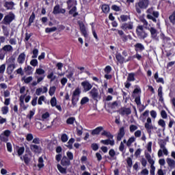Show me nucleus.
<instances>
[{"label":"nucleus","instance_id":"1","mask_svg":"<svg viewBox=\"0 0 175 175\" xmlns=\"http://www.w3.org/2000/svg\"><path fill=\"white\" fill-rule=\"evenodd\" d=\"M159 146L160 147V149L157 152V155L159 158H161V157H163V154L165 156L169 155V150H167V148H166V140L165 139L160 140L159 142Z\"/></svg>","mask_w":175,"mask_h":175},{"label":"nucleus","instance_id":"2","mask_svg":"<svg viewBox=\"0 0 175 175\" xmlns=\"http://www.w3.org/2000/svg\"><path fill=\"white\" fill-rule=\"evenodd\" d=\"M7 64L6 72L8 75H12L16 68V59L14 57H10L7 61Z\"/></svg>","mask_w":175,"mask_h":175},{"label":"nucleus","instance_id":"3","mask_svg":"<svg viewBox=\"0 0 175 175\" xmlns=\"http://www.w3.org/2000/svg\"><path fill=\"white\" fill-rule=\"evenodd\" d=\"M147 16L146 18L148 20H152L153 23H157V18L159 17V12L157 11H154L152 8H149L147 10Z\"/></svg>","mask_w":175,"mask_h":175},{"label":"nucleus","instance_id":"4","mask_svg":"<svg viewBox=\"0 0 175 175\" xmlns=\"http://www.w3.org/2000/svg\"><path fill=\"white\" fill-rule=\"evenodd\" d=\"M148 8V0H139L135 3V10L139 14L142 13L140 9H147Z\"/></svg>","mask_w":175,"mask_h":175},{"label":"nucleus","instance_id":"5","mask_svg":"<svg viewBox=\"0 0 175 175\" xmlns=\"http://www.w3.org/2000/svg\"><path fill=\"white\" fill-rule=\"evenodd\" d=\"M136 33L139 39H146L148 36L143 25H138L136 28Z\"/></svg>","mask_w":175,"mask_h":175},{"label":"nucleus","instance_id":"6","mask_svg":"<svg viewBox=\"0 0 175 175\" xmlns=\"http://www.w3.org/2000/svg\"><path fill=\"white\" fill-rule=\"evenodd\" d=\"M16 18V15L12 12H10L3 19L4 25H10V23Z\"/></svg>","mask_w":175,"mask_h":175},{"label":"nucleus","instance_id":"7","mask_svg":"<svg viewBox=\"0 0 175 175\" xmlns=\"http://www.w3.org/2000/svg\"><path fill=\"white\" fill-rule=\"evenodd\" d=\"M145 129L149 135L152 133V131H156V129H157L155 126L152 125V120H151V118L150 117H148L146 120V122L145 123Z\"/></svg>","mask_w":175,"mask_h":175},{"label":"nucleus","instance_id":"8","mask_svg":"<svg viewBox=\"0 0 175 175\" xmlns=\"http://www.w3.org/2000/svg\"><path fill=\"white\" fill-rule=\"evenodd\" d=\"M121 28L123 31H131V29H133V22L124 23L122 24Z\"/></svg>","mask_w":175,"mask_h":175},{"label":"nucleus","instance_id":"9","mask_svg":"<svg viewBox=\"0 0 175 175\" xmlns=\"http://www.w3.org/2000/svg\"><path fill=\"white\" fill-rule=\"evenodd\" d=\"M90 96L94 100H96L99 96V92L96 88H93L92 90L89 92Z\"/></svg>","mask_w":175,"mask_h":175},{"label":"nucleus","instance_id":"10","mask_svg":"<svg viewBox=\"0 0 175 175\" xmlns=\"http://www.w3.org/2000/svg\"><path fill=\"white\" fill-rule=\"evenodd\" d=\"M30 149L33 152H35V154H40L42 152V147L36 144H31Z\"/></svg>","mask_w":175,"mask_h":175},{"label":"nucleus","instance_id":"11","mask_svg":"<svg viewBox=\"0 0 175 175\" xmlns=\"http://www.w3.org/2000/svg\"><path fill=\"white\" fill-rule=\"evenodd\" d=\"M14 2L13 1H5L3 4V7L7 9V10H13L14 9Z\"/></svg>","mask_w":175,"mask_h":175},{"label":"nucleus","instance_id":"12","mask_svg":"<svg viewBox=\"0 0 175 175\" xmlns=\"http://www.w3.org/2000/svg\"><path fill=\"white\" fill-rule=\"evenodd\" d=\"M125 136V129L124 127H121L118 133L117 140L118 142H121L122 140V137Z\"/></svg>","mask_w":175,"mask_h":175},{"label":"nucleus","instance_id":"13","mask_svg":"<svg viewBox=\"0 0 175 175\" xmlns=\"http://www.w3.org/2000/svg\"><path fill=\"white\" fill-rule=\"evenodd\" d=\"M131 113L132 111L129 108L122 107L119 110V114L120 116H129Z\"/></svg>","mask_w":175,"mask_h":175},{"label":"nucleus","instance_id":"14","mask_svg":"<svg viewBox=\"0 0 175 175\" xmlns=\"http://www.w3.org/2000/svg\"><path fill=\"white\" fill-rule=\"evenodd\" d=\"M24 99H25V95H21L19 98L20 106L22 110H27V109H28V105H25V103H24Z\"/></svg>","mask_w":175,"mask_h":175},{"label":"nucleus","instance_id":"15","mask_svg":"<svg viewBox=\"0 0 175 175\" xmlns=\"http://www.w3.org/2000/svg\"><path fill=\"white\" fill-rule=\"evenodd\" d=\"M166 163L168 166V167H170V169H174L175 168V160L170 158V157H167L166 159Z\"/></svg>","mask_w":175,"mask_h":175},{"label":"nucleus","instance_id":"16","mask_svg":"<svg viewBox=\"0 0 175 175\" xmlns=\"http://www.w3.org/2000/svg\"><path fill=\"white\" fill-rule=\"evenodd\" d=\"M82 87H83L85 92H88L91 88H92V85L88 81H83L81 83Z\"/></svg>","mask_w":175,"mask_h":175},{"label":"nucleus","instance_id":"17","mask_svg":"<svg viewBox=\"0 0 175 175\" xmlns=\"http://www.w3.org/2000/svg\"><path fill=\"white\" fill-rule=\"evenodd\" d=\"M62 166H64L65 167H68V166H70V161L68 159L66 156H64L61 160Z\"/></svg>","mask_w":175,"mask_h":175},{"label":"nucleus","instance_id":"18","mask_svg":"<svg viewBox=\"0 0 175 175\" xmlns=\"http://www.w3.org/2000/svg\"><path fill=\"white\" fill-rule=\"evenodd\" d=\"M145 157L147 159L148 163H150V166H154V165H155V160L151 157V154L149 153H146Z\"/></svg>","mask_w":175,"mask_h":175},{"label":"nucleus","instance_id":"19","mask_svg":"<svg viewBox=\"0 0 175 175\" xmlns=\"http://www.w3.org/2000/svg\"><path fill=\"white\" fill-rule=\"evenodd\" d=\"M17 62L20 65H23V64H24V62H25V53H22L18 55V57L17 58Z\"/></svg>","mask_w":175,"mask_h":175},{"label":"nucleus","instance_id":"20","mask_svg":"<svg viewBox=\"0 0 175 175\" xmlns=\"http://www.w3.org/2000/svg\"><path fill=\"white\" fill-rule=\"evenodd\" d=\"M21 161H24L25 165H29L31 162V156L29 154H25L23 157L21 156Z\"/></svg>","mask_w":175,"mask_h":175},{"label":"nucleus","instance_id":"21","mask_svg":"<svg viewBox=\"0 0 175 175\" xmlns=\"http://www.w3.org/2000/svg\"><path fill=\"white\" fill-rule=\"evenodd\" d=\"M79 27H80V30L82 34L83 35V36L85 38H87V36H88V34L87 33V29H85V25H84L83 23H80Z\"/></svg>","mask_w":175,"mask_h":175},{"label":"nucleus","instance_id":"22","mask_svg":"<svg viewBox=\"0 0 175 175\" xmlns=\"http://www.w3.org/2000/svg\"><path fill=\"white\" fill-rule=\"evenodd\" d=\"M116 59L118 62H119V64H124V62H125V58L122 57V55H121V53H116Z\"/></svg>","mask_w":175,"mask_h":175},{"label":"nucleus","instance_id":"23","mask_svg":"<svg viewBox=\"0 0 175 175\" xmlns=\"http://www.w3.org/2000/svg\"><path fill=\"white\" fill-rule=\"evenodd\" d=\"M158 96L159 98V102L163 103V92H162V86H159L158 89Z\"/></svg>","mask_w":175,"mask_h":175},{"label":"nucleus","instance_id":"24","mask_svg":"<svg viewBox=\"0 0 175 175\" xmlns=\"http://www.w3.org/2000/svg\"><path fill=\"white\" fill-rule=\"evenodd\" d=\"M102 131H103V126H98L92 131V135H93V136L95 135H99Z\"/></svg>","mask_w":175,"mask_h":175},{"label":"nucleus","instance_id":"25","mask_svg":"<svg viewBox=\"0 0 175 175\" xmlns=\"http://www.w3.org/2000/svg\"><path fill=\"white\" fill-rule=\"evenodd\" d=\"M154 79L156 80V81L157 83H161V84H165V81L163 80V78H161L159 77V75L158 74V72H157L155 74H154Z\"/></svg>","mask_w":175,"mask_h":175},{"label":"nucleus","instance_id":"26","mask_svg":"<svg viewBox=\"0 0 175 175\" xmlns=\"http://www.w3.org/2000/svg\"><path fill=\"white\" fill-rule=\"evenodd\" d=\"M135 51H143L144 50V45L142 43H137L135 44Z\"/></svg>","mask_w":175,"mask_h":175},{"label":"nucleus","instance_id":"27","mask_svg":"<svg viewBox=\"0 0 175 175\" xmlns=\"http://www.w3.org/2000/svg\"><path fill=\"white\" fill-rule=\"evenodd\" d=\"M102 136H106V137H108V139H113V136L111 135V133L107 131L103 130V132L101 133Z\"/></svg>","mask_w":175,"mask_h":175},{"label":"nucleus","instance_id":"28","mask_svg":"<svg viewBox=\"0 0 175 175\" xmlns=\"http://www.w3.org/2000/svg\"><path fill=\"white\" fill-rule=\"evenodd\" d=\"M75 143V138H70L66 145L69 150H72L73 148V144Z\"/></svg>","mask_w":175,"mask_h":175},{"label":"nucleus","instance_id":"29","mask_svg":"<svg viewBox=\"0 0 175 175\" xmlns=\"http://www.w3.org/2000/svg\"><path fill=\"white\" fill-rule=\"evenodd\" d=\"M80 94H81V91H80V88H77L75 89L74 92L72 93V98H79L80 96Z\"/></svg>","mask_w":175,"mask_h":175},{"label":"nucleus","instance_id":"30","mask_svg":"<svg viewBox=\"0 0 175 175\" xmlns=\"http://www.w3.org/2000/svg\"><path fill=\"white\" fill-rule=\"evenodd\" d=\"M57 170L60 172L62 174H66V168L62 167L61 164L57 165Z\"/></svg>","mask_w":175,"mask_h":175},{"label":"nucleus","instance_id":"31","mask_svg":"<svg viewBox=\"0 0 175 175\" xmlns=\"http://www.w3.org/2000/svg\"><path fill=\"white\" fill-rule=\"evenodd\" d=\"M148 29L150 31L152 38H157V29L155 28L149 27Z\"/></svg>","mask_w":175,"mask_h":175},{"label":"nucleus","instance_id":"32","mask_svg":"<svg viewBox=\"0 0 175 175\" xmlns=\"http://www.w3.org/2000/svg\"><path fill=\"white\" fill-rule=\"evenodd\" d=\"M44 161L43 160V157H39L38 159V167H39V169H42V167H44Z\"/></svg>","mask_w":175,"mask_h":175},{"label":"nucleus","instance_id":"33","mask_svg":"<svg viewBox=\"0 0 175 175\" xmlns=\"http://www.w3.org/2000/svg\"><path fill=\"white\" fill-rule=\"evenodd\" d=\"M47 79L51 80V81H54V80H55L57 79V76L54 75L53 72H51L48 74Z\"/></svg>","mask_w":175,"mask_h":175},{"label":"nucleus","instance_id":"34","mask_svg":"<svg viewBox=\"0 0 175 175\" xmlns=\"http://www.w3.org/2000/svg\"><path fill=\"white\" fill-rule=\"evenodd\" d=\"M135 73L133 72L129 73L127 77V81H135V80H136V78H135Z\"/></svg>","mask_w":175,"mask_h":175},{"label":"nucleus","instance_id":"35","mask_svg":"<svg viewBox=\"0 0 175 175\" xmlns=\"http://www.w3.org/2000/svg\"><path fill=\"white\" fill-rule=\"evenodd\" d=\"M1 113L3 116H6V114H8V113H9V107L8 106H3L1 107Z\"/></svg>","mask_w":175,"mask_h":175},{"label":"nucleus","instance_id":"36","mask_svg":"<svg viewBox=\"0 0 175 175\" xmlns=\"http://www.w3.org/2000/svg\"><path fill=\"white\" fill-rule=\"evenodd\" d=\"M76 10H77V8L75 6L73 7L70 11H69V14H72L73 17H76V16H77L79 14V13H77L76 12Z\"/></svg>","mask_w":175,"mask_h":175},{"label":"nucleus","instance_id":"37","mask_svg":"<svg viewBox=\"0 0 175 175\" xmlns=\"http://www.w3.org/2000/svg\"><path fill=\"white\" fill-rule=\"evenodd\" d=\"M103 13H109V10H110V7H109L108 5L104 4L102 5L101 8Z\"/></svg>","mask_w":175,"mask_h":175},{"label":"nucleus","instance_id":"38","mask_svg":"<svg viewBox=\"0 0 175 175\" xmlns=\"http://www.w3.org/2000/svg\"><path fill=\"white\" fill-rule=\"evenodd\" d=\"M77 135H78V136H81V135H83V126L81 125L77 126Z\"/></svg>","mask_w":175,"mask_h":175},{"label":"nucleus","instance_id":"39","mask_svg":"<svg viewBox=\"0 0 175 175\" xmlns=\"http://www.w3.org/2000/svg\"><path fill=\"white\" fill-rule=\"evenodd\" d=\"M135 140H136V138H135V137H130L126 142L127 147H131V145L132 144V143H133Z\"/></svg>","mask_w":175,"mask_h":175},{"label":"nucleus","instance_id":"40","mask_svg":"<svg viewBox=\"0 0 175 175\" xmlns=\"http://www.w3.org/2000/svg\"><path fill=\"white\" fill-rule=\"evenodd\" d=\"M55 90H57V88H55V86H51L49 88V94L50 96H53V95H54V94H55Z\"/></svg>","mask_w":175,"mask_h":175},{"label":"nucleus","instance_id":"41","mask_svg":"<svg viewBox=\"0 0 175 175\" xmlns=\"http://www.w3.org/2000/svg\"><path fill=\"white\" fill-rule=\"evenodd\" d=\"M23 80L24 81V83H25V84H29V83H31V81L33 80V78L32 77H27L26 78H23Z\"/></svg>","mask_w":175,"mask_h":175},{"label":"nucleus","instance_id":"42","mask_svg":"<svg viewBox=\"0 0 175 175\" xmlns=\"http://www.w3.org/2000/svg\"><path fill=\"white\" fill-rule=\"evenodd\" d=\"M120 19L123 23H125V21H128L129 20H131V16L128 15H122L120 16Z\"/></svg>","mask_w":175,"mask_h":175},{"label":"nucleus","instance_id":"43","mask_svg":"<svg viewBox=\"0 0 175 175\" xmlns=\"http://www.w3.org/2000/svg\"><path fill=\"white\" fill-rule=\"evenodd\" d=\"M55 31H57V27H50V28L47 27L45 29V32L46 33H50V32H55Z\"/></svg>","mask_w":175,"mask_h":175},{"label":"nucleus","instance_id":"44","mask_svg":"<svg viewBox=\"0 0 175 175\" xmlns=\"http://www.w3.org/2000/svg\"><path fill=\"white\" fill-rule=\"evenodd\" d=\"M3 32L5 36H9V29H8V27L3 25L2 26Z\"/></svg>","mask_w":175,"mask_h":175},{"label":"nucleus","instance_id":"45","mask_svg":"<svg viewBox=\"0 0 175 175\" xmlns=\"http://www.w3.org/2000/svg\"><path fill=\"white\" fill-rule=\"evenodd\" d=\"M35 73L36 75H44L46 73V71H44V70L39 68H37L36 70V72Z\"/></svg>","mask_w":175,"mask_h":175},{"label":"nucleus","instance_id":"46","mask_svg":"<svg viewBox=\"0 0 175 175\" xmlns=\"http://www.w3.org/2000/svg\"><path fill=\"white\" fill-rule=\"evenodd\" d=\"M141 23H142L143 24V27L144 28H146V29H148V22L147 21V20L142 18L141 19Z\"/></svg>","mask_w":175,"mask_h":175},{"label":"nucleus","instance_id":"47","mask_svg":"<svg viewBox=\"0 0 175 175\" xmlns=\"http://www.w3.org/2000/svg\"><path fill=\"white\" fill-rule=\"evenodd\" d=\"M45 100H46V96H40L38 100V104L41 106V105H43V102H44Z\"/></svg>","mask_w":175,"mask_h":175},{"label":"nucleus","instance_id":"48","mask_svg":"<svg viewBox=\"0 0 175 175\" xmlns=\"http://www.w3.org/2000/svg\"><path fill=\"white\" fill-rule=\"evenodd\" d=\"M34 20H35V12H32L29 19V25H31V24L33 23Z\"/></svg>","mask_w":175,"mask_h":175},{"label":"nucleus","instance_id":"49","mask_svg":"<svg viewBox=\"0 0 175 175\" xmlns=\"http://www.w3.org/2000/svg\"><path fill=\"white\" fill-rule=\"evenodd\" d=\"M66 155H67L66 157L68 158V159L70 161H73V153H72V152L68 151V152H66Z\"/></svg>","mask_w":175,"mask_h":175},{"label":"nucleus","instance_id":"50","mask_svg":"<svg viewBox=\"0 0 175 175\" xmlns=\"http://www.w3.org/2000/svg\"><path fill=\"white\" fill-rule=\"evenodd\" d=\"M3 50L4 51H12V50H13V46H12V45H5L3 46Z\"/></svg>","mask_w":175,"mask_h":175},{"label":"nucleus","instance_id":"51","mask_svg":"<svg viewBox=\"0 0 175 175\" xmlns=\"http://www.w3.org/2000/svg\"><path fill=\"white\" fill-rule=\"evenodd\" d=\"M33 55L31 56L32 58H38V55H39V50L37 49H34L33 50Z\"/></svg>","mask_w":175,"mask_h":175},{"label":"nucleus","instance_id":"52","mask_svg":"<svg viewBox=\"0 0 175 175\" xmlns=\"http://www.w3.org/2000/svg\"><path fill=\"white\" fill-rule=\"evenodd\" d=\"M90 102V98L88 97H83L81 100V105H85V103H88Z\"/></svg>","mask_w":175,"mask_h":175},{"label":"nucleus","instance_id":"53","mask_svg":"<svg viewBox=\"0 0 175 175\" xmlns=\"http://www.w3.org/2000/svg\"><path fill=\"white\" fill-rule=\"evenodd\" d=\"M60 10H61V8H59V5L55 6L53 9V14H59Z\"/></svg>","mask_w":175,"mask_h":175},{"label":"nucleus","instance_id":"54","mask_svg":"<svg viewBox=\"0 0 175 175\" xmlns=\"http://www.w3.org/2000/svg\"><path fill=\"white\" fill-rule=\"evenodd\" d=\"M51 105L52 107L57 106V98L55 97H53L51 99Z\"/></svg>","mask_w":175,"mask_h":175},{"label":"nucleus","instance_id":"55","mask_svg":"<svg viewBox=\"0 0 175 175\" xmlns=\"http://www.w3.org/2000/svg\"><path fill=\"white\" fill-rule=\"evenodd\" d=\"M38 59H33L30 61V65H31V66H33L35 68V66H38Z\"/></svg>","mask_w":175,"mask_h":175},{"label":"nucleus","instance_id":"56","mask_svg":"<svg viewBox=\"0 0 175 175\" xmlns=\"http://www.w3.org/2000/svg\"><path fill=\"white\" fill-rule=\"evenodd\" d=\"M26 140L27 142H31V140H33V135L29 133L26 135Z\"/></svg>","mask_w":175,"mask_h":175},{"label":"nucleus","instance_id":"57","mask_svg":"<svg viewBox=\"0 0 175 175\" xmlns=\"http://www.w3.org/2000/svg\"><path fill=\"white\" fill-rule=\"evenodd\" d=\"M75 118H69L67 120H66V123L70 124V125H72V124H74L75 121Z\"/></svg>","mask_w":175,"mask_h":175},{"label":"nucleus","instance_id":"58","mask_svg":"<svg viewBox=\"0 0 175 175\" xmlns=\"http://www.w3.org/2000/svg\"><path fill=\"white\" fill-rule=\"evenodd\" d=\"M0 140L1 141V142H8V137L6 136V135H3V133H1V135H0Z\"/></svg>","mask_w":175,"mask_h":175},{"label":"nucleus","instance_id":"59","mask_svg":"<svg viewBox=\"0 0 175 175\" xmlns=\"http://www.w3.org/2000/svg\"><path fill=\"white\" fill-rule=\"evenodd\" d=\"M140 162L144 167L147 166V159H146L144 157L141 159Z\"/></svg>","mask_w":175,"mask_h":175},{"label":"nucleus","instance_id":"60","mask_svg":"<svg viewBox=\"0 0 175 175\" xmlns=\"http://www.w3.org/2000/svg\"><path fill=\"white\" fill-rule=\"evenodd\" d=\"M169 19H170V21H171V23L172 24H174V23H175V12H174L172 13V14L170 16Z\"/></svg>","mask_w":175,"mask_h":175},{"label":"nucleus","instance_id":"61","mask_svg":"<svg viewBox=\"0 0 175 175\" xmlns=\"http://www.w3.org/2000/svg\"><path fill=\"white\" fill-rule=\"evenodd\" d=\"M158 124L160 126H162V128H165L166 126V123H165V120L160 119L158 122Z\"/></svg>","mask_w":175,"mask_h":175},{"label":"nucleus","instance_id":"62","mask_svg":"<svg viewBox=\"0 0 175 175\" xmlns=\"http://www.w3.org/2000/svg\"><path fill=\"white\" fill-rule=\"evenodd\" d=\"M68 135L66 134H63L62 135V142H63V143H66V142H68Z\"/></svg>","mask_w":175,"mask_h":175},{"label":"nucleus","instance_id":"63","mask_svg":"<svg viewBox=\"0 0 175 175\" xmlns=\"http://www.w3.org/2000/svg\"><path fill=\"white\" fill-rule=\"evenodd\" d=\"M135 137H140L142 136V131L137 130L134 133Z\"/></svg>","mask_w":175,"mask_h":175},{"label":"nucleus","instance_id":"64","mask_svg":"<svg viewBox=\"0 0 175 175\" xmlns=\"http://www.w3.org/2000/svg\"><path fill=\"white\" fill-rule=\"evenodd\" d=\"M137 126L136 125L131 124L130 126V132H135V131H137Z\"/></svg>","mask_w":175,"mask_h":175}]
</instances>
